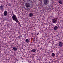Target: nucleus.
Instances as JSON below:
<instances>
[{
	"instance_id": "1",
	"label": "nucleus",
	"mask_w": 63,
	"mask_h": 63,
	"mask_svg": "<svg viewBox=\"0 0 63 63\" xmlns=\"http://www.w3.org/2000/svg\"><path fill=\"white\" fill-rule=\"evenodd\" d=\"M12 18L13 20L15 21L16 22V23H17L19 24V21H18V19H17V17H16V15L14 14H13Z\"/></svg>"
},
{
	"instance_id": "2",
	"label": "nucleus",
	"mask_w": 63,
	"mask_h": 63,
	"mask_svg": "<svg viewBox=\"0 0 63 63\" xmlns=\"http://www.w3.org/2000/svg\"><path fill=\"white\" fill-rule=\"evenodd\" d=\"M57 19H58V18H54L52 19V22L54 23H57Z\"/></svg>"
},
{
	"instance_id": "3",
	"label": "nucleus",
	"mask_w": 63,
	"mask_h": 63,
	"mask_svg": "<svg viewBox=\"0 0 63 63\" xmlns=\"http://www.w3.org/2000/svg\"><path fill=\"white\" fill-rule=\"evenodd\" d=\"M49 2L48 0H45L44 1V3L45 5H48Z\"/></svg>"
},
{
	"instance_id": "4",
	"label": "nucleus",
	"mask_w": 63,
	"mask_h": 63,
	"mask_svg": "<svg viewBox=\"0 0 63 63\" xmlns=\"http://www.w3.org/2000/svg\"><path fill=\"white\" fill-rule=\"evenodd\" d=\"M25 6L27 8H29L30 7V3H26L25 4Z\"/></svg>"
},
{
	"instance_id": "5",
	"label": "nucleus",
	"mask_w": 63,
	"mask_h": 63,
	"mask_svg": "<svg viewBox=\"0 0 63 63\" xmlns=\"http://www.w3.org/2000/svg\"><path fill=\"white\" fill-rule=\"evenodd\" d=\"M3 14L4 16H6L8 15V12L7 11H5L4 12Z\"/></svg>"
},
{
	"instance_id": "6",
	"label": "nucleus",
	"mask_w": 63,
	"mask_h": 63,
	"mask_svg": "<svg viewBox=\"0 0 63 63\" xmlns=\"http://www.w3.org/2000/svg\"><path fill=\"white\" fill-rule=\"evenodd\" d=\"M59 46L61 47H62V42L61 41L60 42H59Z\"/></svg>"
},
{
	"instance_id": "7",
	"label": "nucleus",
	"mask_w": 63,
	"mask_h": 63,
	"mask_svg": "<svg viewBox=\"0 0 63 63\" xmlns=\"http://www.w3.org/2000/svg\"><path fill=\"white\" fill-rule=\"evenodd\" d=\"M36 50L35 49H32L31 51V52H35Z\"/></svg>"
},
{
	"instance_id": "8",
	"label": "nucleus",
	"mask_w": 63,
	"mask_h": 63,
	"mask_svg": "<svg viewBox=\"0 0 63 63\" xmlns=\"http://www.w3.org/2000/svg\"><path fill=\"white\" fill-rule=\"evenodd\" d=\"M54 30H57L58 29V27L57 26H55L54 27Z\"/></svg>"
},
{
	"instance_id": "9",
	"label": "nucleus",
	"mask_w": 63,
	"mask_h": 63,
	"mask_svg": "<svg viewBox=\"0 0 63 63\" xmlns=\"http://www.w3.org/2000/svg\"><path fill=\"white\" fill-rule=\"evenodd\" d=\"M29 16L30 17H32V16H33V13H31L30 14Z\"/></svg>"
},
{
	"instance_id": "10",
	"label": "nucleus",
	"mask_w": 63,
	"mask_h": 63,
	"mask_svg": "<svg viewBox=\"0 0 63 63\" xmlns=\"http://www.w3.org/2000/svg\"><path fill=\"white\" fill-rule=\"evenodd\" d=\"M0 9L1 10H2V9H4V7L2 6V5H1V6H0Z\"/></svg>"
},
{
	"instance_id": "11",
	"label": "nucleus",
	"mask_w": 63,
	"mask_h": 63,
	"mask_svg": "<svg viewBox=\"0 0 63 63\" xmlns=\"http://www.w3.org/2000/svg\"><path fill=\"white\" fill-rule=\"evenodd\" d=\"M25 41L27 43H29V39H26V40Z\"/></svg>"
},
{
	"instance_id": "12",
	"label": "nucleus",
	"mask_w": 63,
	"mask_h": 63,
	"mask_svg": "<svg viewBox=\"0 0 63 63\" xmlns=\"http://www.w3.org/2000/svg\"><path fill=\"white\" fill-rule=\"evenodd\" d=\"M13 50L14 51H16L17 50V48L16 47H13Z\"/></svg>"
},
{
	"instance_id": "13",
	"label": "nucleus",
	"mask_w": 63,
	"mask_h": 63,
	"mask_svg": "<svg viewBox=\"0 0 63 63\" xmlns=\"http://www.w3.org/2000/svg\"><path fill=\"white\" fill-rule=\"evenodd\" d=\"M52 56L53 57H54L55 56V54L54 53H52Z\"/></svg>"
},
{
	"instance_id": "14",
	"label": "nucleus",
	"mask_w": 63,
	"mask_h": 63,
	"mask_svg": "<svg viewBox=\"0 0 63 63\" xmlns=\"http://www.w3.org/2000/svg\"><path fill=\"white\" fill-rule=\"evenodd\" d=\"M26 0L27 1V2H28L29 1H31L30 3H32H32L33 2L32 1L29 0Z\"/></svg>"
},
{
	"instance_id": "15",
	"label": "nucleus",
	"mask_w": 63,
	"mask_h": 63,
	"mask_svg": "<svg viewBox=\"0 0 63 63\" xmlns=\"http://www.w3.org/2000/svg\"><path fill=\"white\" fill-rule=\"evenodd\" d=\"M59 2L60 4H62V1L61 0H59Z\"/></svg>"
},
{
	"instance_id": "16",
	"label": "nucleus",
	"mask_w": 63,
	"mask_h": 63,
	"mask_svg": "<svg viewBox=\"0 0 63 63\" xmlns=\"http://www.w3.org/2000/svg\"><path fill=\"white\" fill-rule=\"evenodd\" d=\"M20 36H18V38L19 39H20Z\"/></svg>"
},
{
	"instance_id": "17",
	"label": "nucleus",
	"mask_w": 63,
	"mask_h": 63,
	"mask_svg": "<svg viewBox=\"0 0 63 63\" xmlns=\"http://www.w3.org/2000/svg\"><path fill=\"white\" fill-rule=\"evenodd\" d=\"M9 6H11V4H9Z\"/></svg>"
}]
</instances>
